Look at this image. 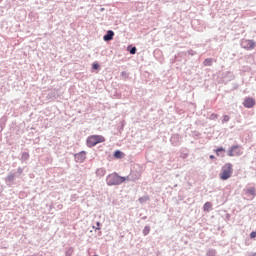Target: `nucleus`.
I'll use <instances>...</instances> for the list:
<instances>
[{
  "label": "nucleus",
  "mask_w": 256,
  "mask_h": 256,
  "mask_svg": "<svg viewBox=\"0 0 256 256\" xmlns=\"http://www.w3.org/2000/svg\"><path fill=\"white\" fill-rule=\"evenodd\" d=\"M125 181H129V177L119 176L117 173L109 174L106 178L107 185H121Z\"/></svg>",
  "instance_id": "1"
},
{
  "label": "nucleus",
  "mask_w": 256,
  "mask_h": 256,
  "mask_svg": "<svg viewBox=\"0 0 256 256\" xmlns=\"http://www.w3.org/2000/svg\"><path fill=\"white\" fill-rule=\"evenodd\" d=\"M233 175V164L226 163L222 166L221 173L219 175L222 181H227V179H231Z\"/></svg>",
  "instance_id": "2"
},
{
  "label": "nucleus",
  "mask_w": 256,
  "mask_h": 256,
  "mask_svg": "<svg viewBox=\"0 0 256 256\" xmlns=\"http://www.w3.org/2000/svg\"><path fill=\"white\" fill-rule=\"evenodd\" d=\"M99 143H105V137L102 135H91L86 140V145L90 148L99 145Z\"/></svg>",
  "instance_id": "3"
},
{
  "label": "nucleus",
  "mask_w": 256,
  "mask_h": 256,
  "mask_svg": "<svg viewBox=\"0 0 256 256\" xmlns=\"http://www.w3.org/2000/svg\"><path fill=\"white\" fill-rule=\"evenodd\" d=\"M242 154L243 152L241 151V148L239 147V145L232 146L231 149L228 151L229 157H235Z\"/></svg>",
  "instance_id": "4"
},
{
  "label": "nucleus",
  "mask_w": 256,
  "mask_h": 256,
  "mask_svg": "<svg viewBox=\"0 0 256 256\" xmlns=\"http://www.w3.org/2000/svg\"><path fill=\"white\" fill-rule=\"evenodd\" d=\"M243 105L246 107V109H252V107H255L256 101L254 98L247 97L244 99Z\"/></svg>",
  "instance_id": "5"
},
{
  "label": "nucleus",
  "mask_w": 256,
  "mask_h": 256,
  "mask_svg": "<svg viewBox=\"0 0 256 256\" xmlns=\"http://www.w3.org/2000/svg\"><path fill=\"white\" fill-rule=\"evenodd\" d=\"M241 45L243 49H255V42L253 40H242Z\"/></svg>",
  "instance_id": "6"
},
{
  "label": "nucleus",
  "mask_w": 256,
  "mask_h": 256,
  "mask_svg": "<svg viewBox=\"0 0 256 256\" xmlns=\"http://www.w3.org/2000/svg\"><path fill=\"white\" fill-rule=\"evenodd\" d=\"M115 35V32L113 30H109L106 35H104L103 39L104 41H111L113 40V37Z\"/></svg>",
  "instance_id": "7"
},
{
  "label": "nucleus",
  "mask_w": 256,
  "mask_h": 256,
  "mask_svg": "<svg viewBox=\"0 0 256 256\" xmlns=\"http://www.w3.org/2000/svg\"><path fill=\"white\" fill-rule=\"evenodd\" d=\"M246 195H251V197H255V187H251L245 190Z\"/></svg>",
  "instance_id": "8"
},
{
  "label": "nucleus",
  "mask_w": 256,
  "mask_h": 256,
  "mask_svg": "<svg viewBox=\"0 0 256 256\" xmlns=\"http://www.w3.org/2000/svg\"><path fill=\"white\" fill-rule=\"evenodd\" d=\"M204 67H211L213 65V59L207 58L203 62Z\"/></svg>",
  "instance_id": "9"
},
{
  "label": "nucleus",
  "mask_w": 256,
  "mask_h": 256,
  "mask_svg": "<svg viewBox=\"0 0 256 256\" xmlns=\"http://www.w3.org/2000/svg\"><path fill=\"white\" fill-rule=\"evenodd\" d=\"M211 207H213V205L211 204V202H206L204 204V211H210Z\"/></svg>",
  "instance_id": "10"
},
{
  "label": "nucleus",
  "mask_w": 256,
  "mask_h": 256,
  "mask_svg": "<svg viewBox=\"0 0 256 256\" xmlns=\"http://www.w3.org/2000/svg\"><path fill=\"white\" fill-rule=\"evenodd\" d=\"M114 157H115L116 159H121V157H123V153L118 150V151H116V152L114 153Z\"/></svg>",
  "instance_id": "11"
},
{
  "label": "nucleus",
  "mask_w": 256,
  "mask_h": 256,
  "mask_svg": "<svg viewBox=\"0 0 256 256\" xmlns=\"http://www.w3.org/2000/svg\"><path fill=\"white\" fill-rule=\"evenodd\" d=\"M150 231H151V227L146 226V227L143 229V235H149Z\"/></svg>",
  "instance_id": "12"
},
{
  "label": "nucleus",
  "mask_w": 256,
  "mask_h": 256,
  "mask_svg": "<svg viewBox=\"0 0 256 256\" xmlns=\"http://www.w3.org/2000/svg\"><path fill=\"white\" fill-rule=\"evenodd\" d=\"M221 152L225 153V148L220 147V148H217V149L215 150V153H216V155H218V156H219V153H221Z\"/></svg>",
  "instance_id": "13"
},
{
  "label": "nucleus",
  "mask_w": 256,
  "mask_h": 256,
  "mask_svg": "<svg viewBox=\"0 0 256 256\" xmlns=\"http://www.w3.org/2000/svg\"><path fill=\"white\" fill-rule=\"evenodd\" d=\"M65 255H66V256H71V255H73V248H68V249L66 250Z\"/></svg>",
  "instance_id": "14"
},
{
  "label": "nucleus",
  "mask_w": 256,
  "mask_h": 256,
  "mask_svg": "<svg viewBox=\"0 0 256 256\" xmlns=\"http://www.w3.org/2000/svg\"><path fill=\"white\" fill-rule=\"evenodd\" d=\"M85 155H87V152L82 151L78 154V157H82V159H85Z\"/></svg>",
  "instance_id": "15"
},
{
  "label": "nucleus",
  "mask_w": 256,
  "mask_h": 256,
  "mask_svg": "<svg viewBox=\"0 0 256 256\" xmlns=\"http://www.w3.org/2000/svg\"><path fill=\"white\" fill-rule=\"evenodd\" d=\"M97 227L93 226V229H96L98 231H101V223L100 222H97L96 223Z\"/></svg>",
  "instance_id": "16"
},
{
  "label": "nucleus",
  "mask_w": 256,
  "mask_h": 256,
  "mask_svg": "<svg viewBox=\"0 0 256 256\" xmlns=\"http://www.w3.org/2000/svg\"><path fill=\"white\" fill-rule=\"evenodd\" d=\"M229 119H230L229 116L224 115L222 121H223V123H227V121H229Z\"/></svg>",
  "instance_id": "17"
},
{
  "label": "nucleus",
  "mask_w": 256,
  "mask_h": 256,
  "mask_svg": "<svg viewBox=\"0 0 256 256\" xmlns=\"http://www.w3.org/2000/svg\"><path fill=\"white\" fill-rule=\"evenodd\" d=\"M130 53H131V55H135V53H137V48L133 47V48L130 50Z\"/></svg>",
  "instance_id": "18"
},
{
  "label": "nucleus",
  "mask_w": 256,
  "mask_h": 256,
  "mask_svg": "<svg viewBox=\"0 0 256 256\" xmlns=\"http://www.w3.org/2000/svg\"><path fill=\"white\" fill-rule=\"evenodd\" d=\"M217 117H218V115L215 114V113H213V114L210 115V119H212V120L217 119Z\"/></svg>",
  "instance_id": "19"
},
{
  "label": "nucleus",
  "mask_w": 256,
  "mask_h": 256,
  "mask_svg": "<svg viewBox=\"0 0 256 256\" xmlns=\"http://www.w3.org/2000/svg\"><path fill=\"white\" fill-rule=\"evenodd\" d=\"M250 237H251V239H255V237H256V232H255V231L251 232Z\"/></svg>",
  "instance_id": "20"
},
{
  "label": "nucleus",
  "mask_w": 256,
  "mask_h": 256,
  "mask_svg": "<svg viewBox=\"0 0 256 256\" xmlns=\"http://www.w3.org/2000/svg\"><path fill=\"white\" fill-rule=\"evenodd\" d=\"M92 69H99V64L94 63V64L92 65Z\"/></svg>",
  "instance_id": "21"
},
{
  "label": "nucleus",
  "mask_w": 256,
  "mask_h": 256,
  "mask_svg": "<svg viewBox=\"0 0 256 256\" xmlns=\"http://www.w3.org/2000/svg\"><path fill=\"white\" fill-rule=\"evenodd\" d=\"M97 173H102V175H105V170L104 169H98Z\"/></svg>",
  "instance_id": "22"
},
{
  "label": "nucleus",
  "mask_w": 256,
  "mask_h": 256,
  "mask_svg": "<svg viewBox=\"0 0 256 256\" xmlns=\"http://www.w3.org/2000/svg\"><path fill=\"white\" fill-rule=\"evenodd\" d=\"M13 179H15V176H13V175L8 176L9 181H13Z\"/></svg>",
  "instance_id": "23"
},
{
  "label": "nucleus",
  "mask_w": 256,
  "mask_h": 256,
  "mask_svg": "<svg viewBox=\"0 0 256 256\" xmlns=\"http://www.w3.org/2000/svg\"><path fill=\"white\" fill-rule=\"evenodd\" d=\"M210 159H215V156L214 155H210Z\"/></svg>",
  "instance_id": "24"
}]
</instances>
